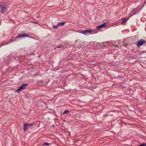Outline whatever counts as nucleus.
Wrapping results in <instances>:
<instances>
[{
	"instance_id": "nucleus-12",
	"label": "nucleus",
	"mask_w": 146,
	"mask_h": 146,
	"mask_svg": "<svg viewBox=\"0 0 146 146\" xmlns=\"http://www.w3.org/2000/svg\"><path fill=\"white\" fill-rule=\"evenodd\" d=\"M139 146H146V143H143L140 145H139Z\"/></svg>"
},
{
	"instance_id": "nucleus-15",
	"label": "nucleus",
	"mask_w": 146,
	"mask_h": 146,
	"mask_svg": "<svg viewBox=\"0 0 146 146\" xmlns=\"http://www.w3.org/2000/svg\"><path fill=\"white\" fill-rule=\"evenodd\" d=\"M62 46H57L55 48H54V49H55L57 48H62Z\"/></svg>"
},
{
	"instance_id": "nucleus-16",
	"label": "nucleus",
	"mask_w": 146,
	"mask_h": 146,
	"mask_svg": "<svg viewBox=\"0 0 146 146\" xmlns=\"http://www.w3.org/2000/svg\"><path fill=\"white\" fill-rule=\"evenodd\" d=\"M32 23H35V24H38V23L37 22H32Z\"/></svg>"
},
{
	"instance_id": "nucleus-22",
	"label": "nucleus",
	"mask_w": 146,
	"mask_h": 146,
	"mask_svg": "<svg viewBox=\"0 0 146 146\" xmlns=\"http://www.w3.org/2000/svg\"><path fill=\"white\" fill-rule=\"evenodd\" d=\"M1 46H0V47Z\"/></svg>"
},
{
	"instance_id": "nucleus-6",
	"label": "nucleus",
	"mask_w": 146,
	"mask_h": 146,
	"mask_svg": "<svg viewBox=\"0 0 146 146\" xmlns=\"http://www.w3.org/2000/svg\"><path fill=\"white\" fill-rule=\"evenodd\" d=\"M105 24H106V23H104L102 24L99 25H98L96 27V28L97 29H100L106 26ZM106 24H107V23H106Z\"/></svg>"
},
{
	"instance_id": "nucleus-18",
	"label": "nucleus",
	"mask_w": 146,
	"mask_h": 146,
	"mask_svg": "<svg viewBox=\"0 0 146 146\" xmlns=\"http://www.w3.org/2000/svg\"><path fill=\"white\" fill-rule=\"evenodd\" d=\"M146 3V1H145L144 2V4Z\"/></svg>"
},
{
	"instance_id": "nucleus-7",
	"label": "nucleus",
	"mask_w": 146,
	"mask_h": 146,
	"mask_svg": "<svg viewBox=\"0 0 146 146\" xmlns=\"http://www.w3.org/2000/svg\"><path fill=\"white\" fill-rule=\"evenodd\" d=\"M28 127V123H25L23 125V129L24 131H26Z\"/></svg>"
},
{
	"instance_id": "nucleus-21",
	"label": "nucleus",
	"mask_w": 146,
	"mask_h": 146,
	"mask_svg": "<svg viewBox=\"0 0 146 146\" xmlns=\"http://www.w3.org/2000/svg\"><path fill=\"white\" fill-rule=\"evenodd\" d=\"M135 13L134 14H133V15H135Z\"/></svg>"
},
{
	"instance_id": "nucleus-3",
	"label": "nucleus",
	"mask_w": 146,
	"mask_h": 146,
	"mask_svg": "<svg viewBox=\"0 0 146 146\" xmlns=\"http://www.w3.org/2000/svg\"><path fill=\"white\" fill-rule=\"evenodd\" d=\"M0 11L2 14H4L6 11V7L3 5H0Z\"/></svg>"
},
{
	"instance_id": "nucleus-9",
	"label": "nucleus",
	"mask_w": 146,
	"mask_h": 146,
	"mask_svg": "<svg viewBox=\"0 0 146 146\" xmlns=\"http://www.w3.org/2000/svg\"><path fill=\"white\" fill-rule=\"evenodd\" d=\"M122 22H125L128 20V19L126 18H123L121 19Z\"/></svg>"
},
{
	"instance_id": "nucleus-10",
	"label": "nucleus",
	"mask_w": 146,
	"mask_h": 146,
	"mask_svg": "<svg viewBox=\"0 0 146 146\" xmlns=\"http://www.w3.org/2000/svg\"><path fill=\"white\" fill-rule=\"evenodd\" d=\"M69 112V111L68 110H65L64 111V112L63 113V114H66L67 113H68Z\"/></svg>"
},
{
	"instance_id": "nucleus-13",
	"label": "nucleus",
	"mask_w": 146,
	"mask_h": 146,
	"mask_svg": "<svg viewBox=\"0 0 146 146\" xmlns=\"http://www.w3.org/2000/svg\"><path fill=\"white\" fill-rule=\"evenodd\" d=\"M58 26V24L57 25L55 26V25H53V27L54 29L56 28Z\"/></svg>"
},
{
	"instance_id": "nucleus-2",
	"label": "nucleus",
	"mask_w": 146,
	"mask_h": 146,
	"mask_svg": "<svg viewBox=\"0 0 146 146\" xmlns=\"http://www.w3.org/2000/svg\"><path fill=\"white\" fill-rule=\"evenodd\" d=\"M146 42V41L142 39H141L138 41L137 45L138 47H140L142 46Z\"/></svg>"
},
{
	"instance_id": "nucleus-17",
	"label": "nucleus",
	"mask_w": 146,
	"mask_h": 146,
	"mask_svg": "<svg viewBox=\"0 0 146 146\" xmlns=\"http://www.w3.org/2000/svg\"><path fill=\"white\" fill-rule=\"evenodd\" d=\"M107 115H104V116L106 117V116H107Z\"/></svg>"
},
{
	"instance_id": "nucleus-4",
	"label": "nucleus",
	"mask_w": 146,
	"mask_h": 146,
	"mask_svg": "<svg viewBox=\"0 0 146 146\" xmlns=\"http://www.w3.org/2000/svg\"><path fill=\"white\" fill-rule=\"evenodd\" d=\"M26 36L29 37V35L27 34L24 33L23 34H19L18 36L16 37V38H21V37H25Z\"/></svg>"
},
{
	"instance_id": "nucleus-20",
	"label": "nucleus",
	"mask_w": 146,
	"mask_h": 146,
	"mask_svg": "<svg viewBox=\"0 0 146 146\" xmlns=\"http://www.w3.org/2000/svg\"><path fill=\"white\" fill-rule=\"evenodd\" d=\"M30 37V38H32V37H31V36H30V37Z\"/></svg>"
},
{
	"instance_id": "nucleus-19",
	"label": "nucleus",
	"mask_w": 146,
	"mask_h": 146,
	"mask_svg": "<svg viewBox=\"0 0 146 146\" xmlns=\"http://www.w3.org/2000/svg\"><path fill=\"white\" fill-rule=\"evenodd\" d=\"M12 42V41H10V42H9V43H10V42Z\"/></svg>"
},
{
	"instance_id": "nucleus-1",
	"label": "nucleus",
	"mask_w": 146,
	"mask_h": 146,
	"mask_svg": "<svg viewBox=\"0 0 146 146\" xmlns=\"http://www.w3.org/2000/svg\"><path fill=\"white\" fill-rule=\"evenodd\" d=\"M28 84H22L17 90L16 91V92H19L25 89L26 87L27 86Z\"/></svg>"
},
{
	"instance_id": "nucleus-5",
	"label": "nucleus",
	"mask_w": 146,
	"mask_h": 146,
	"mask_svg": "<svg viewBox=\"0 0 146 146\" xmlns=\"http://www.w3.org/2000/svg\"><path fill=\"white\" fill-rule=\"evenodd\" d=\"M92 32V30H83L82 32H79V33H81L84 35H86L88 33H90Z\"/></svg>"
},
{
	"instance_id": "nucleus-8",
	"label": "nucleus",
	"mask_w": 146,
	"mask_h": 146,
	"mask_svg": "<svg viewBox=\"0 0 146 146\" xmlns=\"http://www.w3.org/2000/svg\"><path fill=\"white\" fill-rule=\"evenodd\" d=\"M65 23V22H62V23H58V26H63L64 25Z\"/></svg>"
},
{
	"instance_id": "nucleus-14",
	"label": "nucleus",
	"mask_w": 146,
	"mask_h": 146,
	"mask_svg": "<svg viewBox=\"0 0 146 146\" xmlns=\"http://www.w3.org/2000/svg\"><path fill=\"white\" fill-rule=\"evenodd\" d=\"M34 124V123H31V124H28V126H32Z\"/></svg>"
},
{
	"instance_id": "nucleus-11",
	"label": "nucleus",
	"mask_w": 146,
	"mask_h": 146,
	"mask_svg": "<svg viewBox=\"0 0 146 146\" xmlns=\"http://www.w3.org/2000/svg\"><path fill=\"white\" fill-rule=\"evenodd\" d=\"M50 143H48L47 142H45L43 144V145H50Z\"/></svg>"
}]
</instances>
